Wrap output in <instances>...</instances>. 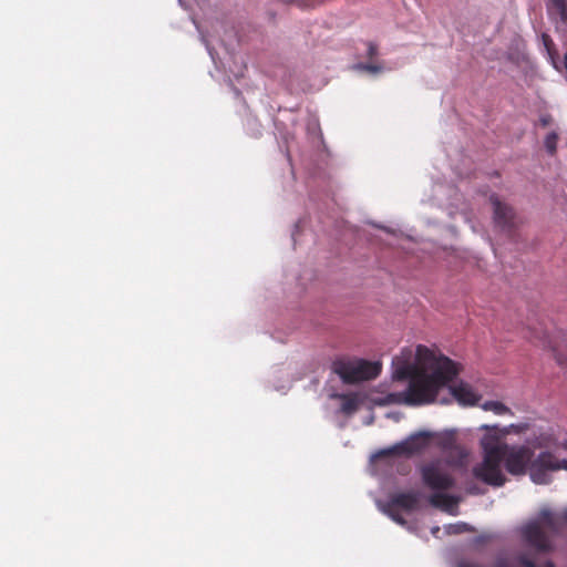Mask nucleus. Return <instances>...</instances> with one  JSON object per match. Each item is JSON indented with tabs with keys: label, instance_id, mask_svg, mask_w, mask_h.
Masks as SVG:
<instances>
[{
	"label": "nucleus",
	"instance_id": "1",
	"mask_svg": "<svg viewBox=\"0 0 567 567\" xmlns=\"http://www.w3.org/2000/svg\"><path fill=\"white\" fill-rule=\"evenodd\" d=\"M412 350L403 349L393 359V378L408 380L405 391L400 393L406 405H425L436 400L439 391L460 373V365L439 350L419 344L415 361L411 362Z\"/></svg>",
	"mask_w": 567,
	"mask_h": 567
},
{
	"label": "nucleus",
	"instance_id": "2",
	"mask_svg": "<svg viewBox=\"0 0 567 567\" xmlns=\"http://www.w3.org/2000/svg\"><path fill=\"white\" fill-rule=\"evenodd\" d=\"M506 471L512 475H524L528 472L536 484H547L549 472L567 471V460H559L551 452L545 451L536 457L533 449L527 445H509L498 442Z\"/></svg>",
	"mask_w": 567,
	"mask_h": 567
},
{
	"label": "nucleus",
	"instance_id": "3",
	"mask_svg": "<svg viewBox=\"0 0 567 567\" xmlns=\"http://www.w3.org/2000/svg\"><path fill=\"white\" fill-rule=\"evenodd\" d=\"M564 523H567V508L561 517L549 508H542L537 517L522 528V537L537 551H550L553 549L551 536L561 532Z\"/></svg>",
	"mask_w": 567,
	"mask_h": 567
},
{
	"label": "nucleus",
	"instance_id": "4",
	"mask_svg": "<svg viewBox=\"0 0 567 567\" xmlns=\"http://www.w3.org/2000/svg\"><path fill=\"white\" fill-rule=\"evenodd\" d=\"M483 461L473 467V475L487 485L499 487L506 482L502 471V453L494 435H484L481 440Z\"/></svg>",
	"mask_w": 567,
	"mask_h": 567
},
{
	"label": "nucleus",
	"instance_id": "5",
	"mask_svg": "<svg viewBox=\"0 0 567 567\" xmlns=\"http://www.w3.org/2000/svg\"><path fill=\"white\" fill-rule=\"evenodd\" d=\"M332 370L344 383L352 384L377 378L381 372V364L367 360L340 359L333 362Z\"/></svg>",
	"mask_w": 567,
	"mask_h": 567
},
{
	"label": "nucleus",
	"instance_id": "6",
	"mask_svg": "<svg viewBox=\"0 0 567 567\" xmlns=\"http://www.w3.org/2000/svg\"><path fill=\"white\" fill-rule=\"evenodd\" d=\"M430 435L427 433L421 432L417 434H413L406 440L389 447L382 450L379 455L380 456H389V455H404L411 456L421 452L429 442Z\"/></svg>",
	"mask_w": 567,
	"mask_h": 567
},
{
	"label": "nucleus",
	"instance_id": "7",
	"mask_svg": "<svg viewBox=\"0 0 567 567\" xmlns=\"http://www.w3.org/2000/svg\"><path fill=\"white\" fill-rule=\"evenodd\" d=\"M422 480L426 486L435 491H446L454 486V478L443 472L437 464L424 465L421 470Z\"/></svg>",
	"mask_w": 567,
	"mask_h": 567
},
{
	"label": "nucleus",
	"instance_id": "8",
	"mask_svg": "<svg viewBox=\"0 0 567 567\" xmlns=\"http://www.w3.org/2000/svg\"><path fill=\"white\" fill-rule=\"evenodd\" d=\"M494 209V221L504 230L511 231L514 227L515 214L511 206L502 203L497 195L489 197Z\"/></svg>",
	"mask_w": 567,
	"mask_h": 567
},
{
	"label": "nucleus",
	"instance_id": "9",
	"mask_svg": "<svg viewBox=\"0 0 567 567\" xmlns=\"http://www.w3.org/2000/svg\"><path fill=\"white\" fill-rule=\"evenodd\" d=\"M421 494L419 492H406V493H396L392 495L386 505L395 508L403 509L405 512L415 511L419 507Z\"/></svg>",
	"mask_w": 567,
	"mask_h": 567
},
{
	"label": "nucleus",
	"instance_id": "10",
	"mask_svg": "<svg viewBox=\"0 0 567 567\" xmlns=\"http://www.w3.org/2000/svg\"><path fill=\"white\" fill-rule=\"evenodd\" d=\"M481 430H485V435H494L496 436L498 442H504V439L511 434L512 432L519 434L528 430L527 423L520 424H511L509 426L498 427V425H487L484 424L481 426Z\"/></svg>",
	"mask_w": 567,
	"mask_h": 567
},
{
	"label": "nucleus",
	"instance_id": "11",
	"mask_svg": "<svg viewBox=\"0 0 567 567\" xmlns=\"http://www.w3.org/2000/svg\"><path fill=\"white\" fill-rule=\"evenodd\" d=\"M451 392L455 400L463 405H474L480 399L472 386L464 382L452 386Z\"/></svg>",
	"mask_w": 567,
	"mask_h": 567
},
{
	"label": "nucleus",
	"instance_id": "12",
	"mask_svg": "<svg viewBox=\"0 0 567 567\" xmlns=\"http://www.w3.org/2000/svg\"><path fill=\"white\" fill-rule=\"evenodd\" d=\"M547 12L550 18H559L563 24H567V1L566 0H549L547 2Z\"/></svg>",
	"mask_w": 567,
	"mask_h": 567
},
{
	"label": "nucleus",
	"instance_id": "13",
	"mask_svg": "<svg viewBox=\"0 0 567 567\" xmlns=\"http://www.w3.org/2000/svg\"><path fill=\"white\" fill-rule=\"evenodd\" d=\"M482 409L485 411H492L497 415H513V411L499 401H486L483 403Z\"/></svg>",
	"mask_w": 567,
	"mask_h": 567
},
{
	"label": "nucleus",
	"instance_id": "14",
	"mask_svg": "<svg viewBox=\"0 0 567 567\" xmlns=\"http://www.w3.org/2000/svg\"><path fill=\"white\" fill-rule=\"evenodd\" d=\"M431 505L435 507H449L455 503L454 498L450 495L435 493L430 497Z\"/></svg>",
	"mask_w": 567,
	"mask_h": 567
},
{
	"label": "nucleus",
	"instance_id": "15",
	"mask_svg": "<svg viewBox=\"0 0 567 567\" xmlns=\"http://www.w3.org/2000/svg\"><path fill=\"white\" fill-rule=\"evenodd\" d=\"M341 412L344 414H352L358 410V400L352 395H341Z\"/></svg>",
	"mask_w": 567,
	"mask_h": 567
},
{
	"label": "nucleus",
	"instance_id": "16",
	"mask_svg": "<svg viewBox=\"0 0 567 567\" xmlns=\"http://www.w3.org/2000/svg\"><path fill=\"white\" fill-rule=\"evenodd\" d=\"M557 142H558V135L555 132H550L546 135L544 144L547 150V152L550 155H554L557 150Z\"/></svg>",
	"mask_w": 567,
	"mask_h": 567
},
{
	"label": "nucleus",
	"instance_id": "17",
	"mask_svg": "<svg viewBox=\"0 0 567 567\" xmlns=\"http://www.w3.org/2000/svg\"><path fill=\"white\" fill-rule=\"evenodd\" d=\"M382 511L389 516L391 517L395 523L400 524V525H405L406 524V520L404 519V517L398 512V509L384 504L382 506Z\"/></svg>",
	"mask_w": 567,
	"mask_h": 567
},
{
	"label": "nucleus",
	"instance_id": "18",
	"mask_svg": "<svg viewBox=\"0 0 567 567\" xmlns=\"http://www.w3.org/2000/svg\"><path fill=\"white\" fill-rule=\"evenodd\" d=\"M355 70L364 71L369 73H380L382 72L383 68L381 64H374V63H358L354 65Z\"/></svg>",
	"mask_w": 567,
	"mask_h": 567
},
{
	"label": "nucleus",
	"instance_id": "19",
	"mask_svg": "<svg viewBox=\"0 0 567 567\" xmlns=\"http://www.w3.org/2000/svg\"><path fill=\"white\" fill-rule=\"evenodd\" d=\"M517 563L522 566V567H537L536 564L534 563V560H532L529 557H527V555L525 554H522L517 557ZM543 567H555L554 564L551 561H547L544 564Z\"/></svg>",
	"mask_w": 567,
	"mask_h": 567
},
{
	"label": "nucleus",
	"instance_id": "20",
	"mask_svg": "<svg viewBox=\"0 0 567 567\" xmlns=\"http://www.w3.org/2000/svg\"><path fill=\"white\" fill-rule=\"evenodd\" d=\"M367 48H368V52H367L368 59L372 60L379 54V48L374 42H371V41L367 42Z\"/></svg>",
	"mask_w": 567,
	"mask_h": 567
},
{
	"label": "nucleus",
	"instance_id": "21",
	"mask_svg": "<svg viewBox=\"0 0 567 567\" xmlns=\"http://www.w3.org/2000/svg\"><path fill=\"white\" fill-rule=\"evenodd\" d=\"M324 0H296V4L300 8H309L315 7L316 4H319L323 2Z\"/></svg>",
	"mask_w": 567,
	"mask_h": 567
},
{
	"label": "nucleus",
	"instance_id": "22",
	"mask_svg": "<svg viewBox=\"0 0 567 567\" xmlns=\"http://www.w3.org/2000/svg\"><path fill=\"white\" fill-rule=\"evenodd\" d=\"M453 444H454V440H453V437L450 436V437H446L443 440L442 447L447 450V449H451L453 446Z\"/></svg>",
	"mask_w": 567,
	"mask_h": 567
},
{
	"label": "nucleus",
	"instance_id": "23",
	"mask_svg": "<svg viewBox=\"0 0 567 567\" xmlns=\"http://www.w3.org/2000/svg\"><path fill=\"white\" fill-rule=\"evenodd\" d=\"M551 122V116L550 115H544L539 118V123L542 126L546 127L550 124Z\"/></svg>",
	"mask_w": 567,
	"mask_h": 567
},
{
	"label": "nucleus",
	"instance_id": "24",
	"mask_svg": "<svg viewBox=\"0 0 567 567\" xmlns=\"http://www.w3.org/2000/svg\"><path fill=\"white\" fill-rule=\"evenodd\" d=\"M543 41H544V44L545 47L547 48V50L549 51L550 50V45H553V40L550 39V37L546 33L543 34Z\"/></svg>",
	"mask_w": 567,
	"mask_h": 567
},
{
	"label": "nucleus",
	"instance_id": "25",
	"mask_svg": "<svg viewBox=\"0 0 567 567\" xmlns=\"http://www.w3.org/2000/svg\"><path fill=\"white\" fill-rule=\"evenodd\" d=\"M491 538H492V537H491L489 535H481V536H478V537L475 539V542H476L477 544H483V543L489 542V540H491Z\"/></svg>",
	"mask_w": 567,
	"mask_h": 567
},
{
	"label": "nucleus",
	"instance_id": "26",
	"mask_svg": "<svg viewBox=\"0 0 567 567\" xmlns=\"http://www.w3.org/2000/svg\"><path fill=\"white\" fill-rule=\"evenodd\" d=\"M464 528H465V524H463L462 526H457V527H456V529H455V533H460V532H462Z\"/></svg>",
	"mask_w": 567,
	"mask_h": 567
}]
</instances>
